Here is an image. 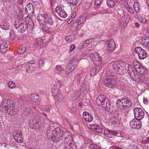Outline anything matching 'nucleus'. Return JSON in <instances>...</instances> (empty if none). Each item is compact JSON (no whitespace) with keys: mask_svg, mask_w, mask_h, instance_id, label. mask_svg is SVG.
Returning <instances> with one entry per match:
<instances>
[{"mask_svg":"<svg viewBox=\"0 0 149 149\" xmlns=\"http://www.w3.org/2000/svg\"><path fill=\"white\" fill-rule=\"evenodd\" d=\"M113 69L118 74L124 75L128 73L132 79H135V70H136L139 68L141 65L137 60H134L132 62V65L129 64L127 66V70L126 71V64L122 61H116L112 63Z\"/></svg>","mask_w":149,"mask_h":149,"instance_id":"obj_1","label":"nucleus"},{"mask_svg":"<svg viewBox=\"0 0 149 149\" xmlns=\"http://www.w3.org/2000/svg\"><path fill=\"white\" fill-rule=\"evenodd\" d=\"M47 136L49 140L56 142L62 140L64 136L63 130L58 127L54 129L53 131L49 130L48 128Z\"/></svg>","mask_w":149,"mask_h":149,"instance_id":"obj_2","label":"nucleus"},{"mask_svg":"<svg viewBox=\"0 0 149 149\" xmlns=\"http://www.w3.org/2000/svg\"><path fill=\"white\" fill-rule=\"evenodd\" d=\"M1 105L3 108H4L6 112L12 116L17 114L18 112L17 110L15 108V103L11 100H3L0 106L1 107Z\"/></svg>","mask_w":149,"mask_h":149,"instance_id":"obj_3","label":"nucleus"},{"mask_svg":"<svg viewBox=\"0 0 149 149\" xmlns=\"http://www.w3.org/2000/svg\"><path fill=\"white\" fill-rule=\"evenodd\" d=\"M96 102L99 106H102L107 110H109L111 108V104L105 95H99L96 100Z\"/></svg>","mask_w":149,"mask_h":149,"instance_id":"obj_4","label":"nucleus"},{"mask_svg":"<svg viewBox=\"0 0 149 149\" xmlns=\"http://www.w3.org/2000/svg\"><path fill=\"white\" fill-rule=\"evenodd\" d=\"M102 60L99 54L97 52H94V70H95L94 72H95V74L102 69Z\"/></svg>","mask_w":149,"mask_h":149,"instance_id":"obj_5","label":"nucleus"},{"mask_svg":"<svg viewBox=\"0 0 149 149\" xmlns=\"http://www.w3.org/2000/svg\"><path fill=\"white\" fill-rule=\"evenodd\" d=\"M116 104L119 109H129L131 106L132 102L129 99H121L117 100Z\"/></svg>","mask_w":149,"mask_h":149,"instance_id":"obj_6","label":"nucleus"},{"mask_svg":"<svg viewBox=\"0 0 149 149\" xmlns=\"http://www.w3.org/2000/svg\"><path fill=\"white\" fill-rule=\"evenodd\" d=\"M37 18L39 22H42L44 21L45 23H48L50 25L54 24V22L51 15L50 14L46 13H39L38 15Z\"/></svg>","mask_w":149,"mask_h":149,"instance_id":"obj_7","label":"nucleus"},{"mask_svg":"<svg viewBox=\"0 0 149 149\" xmlns=\"http://www.w3.org/2000/svg\"><path fill=\"white\" fill-rule=\"evenodd\" d=\"M14 25L16 29L19 32L23 33L27 29V24L23 22L15 21Z\"/></svg>","mask_w":149,"mask_h":149,"instance_id":"obj_8","label":"nucleus"},{"mask_svg":"<svg viewBox=\"0 0 149 149\" xmlns=\"http://www.w3.org/2000/svg\"><path fill=\"white\" fill-rule=\"evenodd\" d=\"M104 84L109 87L113 88L115 87L116 86V79L115 77L112 75H109L106 80H104Z\"/></svg>","mask_w":149,"mask_h":149,"instance_id":"obj_9","label":"nucleus"},{"mask_svg":"<svg viewBox=\"0 0 149 149\" xmlns=\"http://www.w3.org/2000/svg\"><path fill=\"white\" fill-rule=\"evenodd\" d=\"M104 84L109 87L113 88L115 87L116 86V79L115 77L112 75H109L106 80H104Z\"/></svg>","mask_w":149,"mask_h":149,"instance_id":"obj_10","label":"nucleus"},{"mask_svg":"<svg viewBox=\"0 0 149 149\" xmlns=\"http://www.w3.org/2000/svg\"><path fill=\"white\" fill-rule=\"evenodd\" d=\"M134 115L135 118L140 120L144 117V112L139 107H136L134 109Z\"/></svg>","mask_w":149,"mask_h":149,"instance_id":"obj_11","label":"nucleus"},{"mask_svg":"<svg viewBox=\"0 0 149 149\" xmlns=\"http://www.w3.org/2000/svg\"><path fill=\"white\" fill-rule=\"evenodd\" d=\"M134 51L138 54L139 58L141 59H143L147 56L146 52L141 47H136Z\"/></svg>","mask_w":149,"mask_h":149,"instance_id":"obj_12","label":"nucleus"},{"mask_svg":"<svg viewBox=\"0 0 149 149\" xmlns=\"http://www.w3.org/2000/svg\"><path fill=\"white\" fill-rule=\"evenodd\" d=\"M104 135L109 138H111L113 136L118 137L122 136L121 133L118 131H111L108 129L104 130Z\"/></svg>","mask_w":149,"mask_h":149,"instance_id":"obj_13","label":"nucleus"},{"mask_svg":"<svg viewBox=\"0 0 149 149\" xmlns=\"http://www.w3.org/2000/svg\"><path fill=\"white\" fill-rule=\"evenodd\" d=\"M55 11L62 18H65L68 14L65 10L64 7L59 6H56L55 8Z\"/></svg>","mask_w":149,"mask_h":149,"instance_id":"obj_14","label":"nucleus"},{"mask_svg":"<svg viewBox=\"0 0 149 149\" xmlns=\"http://www.w3.org/2000/svg\"><path fill=\"white\" fill-rule=\"evenodd\" d=\"M130 126L132 128L139 129L141 126V123L140 120L134 119L130 122Z\"/></svg>","mask_w":149,"mask_h":149,"instance_id":"obj_15","label":"nucleus"},{"mask_svg":"<svg viewBox=\"0 0 149 149\" xmlns=\"http://www.w3.org/2000/svg\"><path fill=\"white\" fill-rule=\"evenodd\" d=\"M26 97L28 98L27 100H31L33 102H38L40 100L39 95L36 93L27 95Z\"/></svg>","mask_w":149,"mask_h":149,"instance_id":"obj_16","label":"nucleus"},{"mask_svg":"<svg viewBox=\"0 0 149 149\" xmlns=\"http://www.w3.org/2000/svg\"><path fill=\"white\" fill-rule=\"evenodd\" d=\"M36 109L35 107L31 108L26 107L23 109V113L25 116H30L31 114L36 111Z\"/></svg>","mask_w":149,"mask_h":149,"instance_id":"obj_17","label":"nucleus"},{"mask_svg":"<svg viewBox=\"0 0 149 149\" xmlns=\"http://www.w3.org/2000/svg\"><path fill=\"white\" fill-rule=\"evenodd\" d=\"M116 47V44L113 39H110L108 41L107 49L109 52H111L114 51Z\"/></svg>","mask_w":149,"mask_h":149,"instance_id":"obj_18","label":"nucleus"},{"mask_svg":"<svg viewBox=\"0 0 149 149\" xmlns=\"http://www.w3.org/2000/svg\"><path fill=\"white\" fill-rule=\"evenodd\" d=\"M73 141V139L72 136L70 134H68L65 138L64 143L65 145V147L66 149L68 146H69L71 145Z\"/></svg>","mask_w":149,"mask_h":149,"instance_id":"obj_19","label":"nucleus"},{"mask_svg":"<svg viewBox=\"0 0 149 149\" xmlns=\"http://www.w3.org/2000/svg\"><path fill=\"white\" fill-rule=\"evenodd\" d=\"M40 24L39 27L44 32L47 33H50L52 31V29L48 27L46 24H43L42 22H39Z\"/></svg>","mask_w":149,"mask_h":149,"instance_id":"obj_20","label":"nucleus"},{"mask_svg":"<svg viewBox=\"0 0 149 149\" xmlns=\"http://www.w3.org/2000/svg\"><path fill=\"white\" fill-rule=\"evenodd\" d=\"M83 118L87 122H91L93 119V117L92 115L89 114L86 111L84 112L83 114Z\"/></svg>","mask_w":149,"mask_h":149,"instance_id":"obj_21","label":"nucleus"},{"mask_svg":"<svg viewBox=\"0 0 149 149\" xmlns=\"http://www.w3.org/2000/svg\"><path fill=\"white\" fill-rule=\"evenodd\" d=\"M13 137L16 142L18 143H22L23 139L21 133L18 132L14 133Z\"/></svg>","mask_w":149,"mask_h":149,"instance_id":"obj_22","label":"nucleus"},{"mask_svg":"<svg viewBox=\"0 0 149 149\" xmlns=\"http://www.w3.org/2000/svg\"><path fill=\"white\" fill-rule=\"evenodd\" d=\"M127 142L129 144L127 147V149H139V148L136 145L135 142L130 139H127Z\"/></svg>","mask_w":149,"mask_h":149,"instance_id":"obj_23","label":"nucleus"},{"mask_svg":"<svg viewBox=\"0 0 149 149\" xmlns=\"http://www.w3.org/2000/svg\"><path fill=\"white\" fill-rule=\"evenodd\" d=\"M93 41V38H90L84 41L79 45V46L81 48H83L86 47L90 43H91Z\"/></svg>","mask_w":149,"mask_h":149,"instance_id":"obj_24","label":"nucleus"},{"mask_svg":"<svg viewBox=\"0 0 149 149\" xmlns=\"http://www.w3.org/2000/svg\"><path fill=\"white\" fill-rule=\"evenodd\" d=\"M110 120L111 125L114 127H118L120 126V121L117 118L114 117Z\"/></svg>","mask_w":149,"mask_h":149,"instance_id":"obj_25","label":"nucleus"},{"mask_svg":"<svg viewBox=\"0 0 149 149\" xmlns=\"http://www.w3.org/2000/svg\"><path fill=\"white\" fill-rule=\"evenodd\" d=\"M25 10L28 14H33L34 11L33 5L31 3H29L26 6Z\"/></svg>","mask_w":149,"mask_h":149,"instance_id":"obj_26","label":"nucleus"},{"mask_svg":"<svg viewBox=\"0 0 149 149\" xmlns=\"http://www.w3.org/2000/svg\"><path fill=\"white\" fill-rule=\"evenodd\" d=\"M141 42L144 47L149 50V37H144L142 39Z\"/></svg>","mask_w":149,"mask_h":149,"instance_id":"obj_27","label":"nucleus"},{"mask_svg":"<svg viewBox=\"0 0 149 149\" xmlns=\"http://www.w3.org/2000/svg\"><path fill=\"white\" fill-rule=\"evenodd\" d=\"M9 49L8 45L5 42H3L1 44L0 51L2 53L6 52Z\"/></svg>","mask_w":149,"mask_h":149,"instance_id":"obj_28","label":"nucleus"},{"mask_svg":"<svg viewBox=\"0 0 149 149\" xmlns=\"http://www.w3.org/2000/svg\"><path fill=\"white\" fill-rule=\"evenodd\" d=\"M140 74L143 75H145L147 74L148 71L142 65H140L139 68L136 70Z\"/></svg>","mask_w":149,"mask_h":149,"instance_id":"obj_29","label":"nucleus"},{"mask_svg":"<svg viewBox=\"0 0 149 149\" xmlns=\"http://www.w3.org/2000/svg\"><path fill=\"white\" fill-rule=\"evenodd\" d=\"M129 21V19L125 16L122 17L120 20L121 24L123 26H125Z\"/></svg>","mask_w":149,"mask_h":149,"instance_id":"obj_30","label":"nucleus"},{"mask_svg":"<svg viewBox=\"0 0 149 149\" xmlns=\"http://www.w3.org/2000/svg\"><path fill=\"white\" fill-rule=\"evenodd\" d=\"M64 70V68L61 65H57L55 67V72L58 74H60Z\"/></svg>","mask_w":149,"mask_h":149,"instance_id":"obj_31","label":"nucleus"},{"mask_svg":"<svg viewBox=\"0 0 149 149\" xmlns=\"http://www.w3.org/2000/svg\"><path fill=\"white\" fill-rule=\"evenodd\" d=\"M103 131L102 128L99 125H94V132L98 133H101Z\"/></svg>","mask_w":149,"mask_h":149,"instance_id":"obj_32","label":"nucleus"},{"mask_svg":"<svg viewBox=\"0 0 149 149\" xmlns=\"http://www.w3.org/2000/svg\"><path fill=\"white\" fill-rule=\"evenodd\" d=\"M141 145L142 147L144 148L145 146H148L147 144H149V137H147L146 138L144 139L141 142Z\"/></svg>","mask_w":149,"mask_h":149,"instance_id":"obj_33","label":"nucleus"},{"mask_svg":"<svg viewBox=\"0 0 149 149\" xmlns=\"http://www.w3.org/2000/svg\"><path fill=\"white\" fill-rule=\"evenodd\" d=\"M79 62L78 60L76 58L72 59L70 62V64L72 67H76L77 65Z\"/></svg>","mask_w":149,"mask_h":149,"instance_id":"obj_34","label":"nucleus"},{"mask_svg":"<svg viewBox=\"0 0 149 149\" xmlns=\"http://www.w3.org/2000/svg\"><path fill=\"white\" fill-rule=\"evenodd\" d=\"M1 28L4 30H8L9 29V26L6 22H2L0 24Z\"/></svg>","mask_w":149,"mask_h":149,"instance_id":"obj_35","label":"nucleus"},{"mask_svg":"<svg viewBox=\"0 0 149 149\" xmlns=\"http://www.w3.org/2000/svg\"><path fill=\"white\" fill-rule=\"evenodd\" d=\"M86 20V17L84 15H81L79 18L78 21L77 22L80 25L84 23Z\"/></svg>","mask_w":149,"mask_h":149,"instance_id":"obj_36","label":"nucleus"},{"mask_svg":"<svg viewBox=\"0 0 149 149\" xmlns=\"http://www.w3.org/2000/svg\"><path fill=\"white\" fill-rule=\"evenodd\" d=\"M138 18L139 20L142 23H146L147 21L146 19L142 15L139 14L138 15Z\"/></svg>","mask_w":149,"mask_h":149,"instance_id":"obj_37","label":"nucleus"},{"mask_svg":"<svg viewBox=\"0 0 149 149\" xmlns=\"http://www.w3.org/2000/svg\"><path fill=\"white\" fill-rule=\"evenodd\" d=\"M59 90V87L57 88L55 86H54L52 91V95L54 96H56L58 93Z\"/></svg>","mask_w":149,"mask_h":149,"instance_id":"obj_38","label":"nucleus"},{"mask_svg":"<svg viewBox=\"0 0 149 149\" xmlns=\"http://www.w3.org/2000/svg\"><path fill=\"white\" fill-rule=\"evenodd\" d=\"M42 42L43 41L42 38H38L35 41L34 44V45L39 46L41 45L42 44Z\"/></svg>","mask_w":149,"mask_h":149,"instance_id":"obj_39","label":"nucleus"},{"mask_svg":"<svg viewBox=\"0 0 149 149\" xmlns=\"http://www.w3.org/2000/svg\"><path fill=\"white\" fill-rule=\"evenodd\" d=\"M107 5L111 7H113L115 4V2L112 0H107Z\"/></svg>","mask_w":149,"mask_h":149,"instance_id":"obj_40","label":"nucleus"},{"mask_svg":"<svg viewBox=\"0 0 149 149\" xmlns=\"http://www.w3.org/2000/svg\"><path fill=\"white\" fill-rule=\"evenodd\" d=\"M79 24L77 22H74L72 25L71 27L73 29V31H76L77 29V27Z\"/></svg>","mask_w":149,"mask_h":149,"instance_id":"obj_41","label":"nucleus"},{"mask_svg":"<svg viewBox=\"0 0 149 149\" xmlns=\"http://www.w3.org/2000/svg\"><path fill=\"white\" fill-rule=\"evenodd\" d=\"M26 48L25 47H23L19 48L17 50V52L19 54H24L25 52Z\"/></svg>","mask_w":149,"mask_h":149,"instance_id":"obj_42","label":"nucleus"},{"mask_svg":"<svg viewBox=\"0 0 149 149\" xmlns=\"http://www.w3.org/2000/svg\"><path fill=\"white\" fill-rule=\"evenodd\" d=\"M101 0H96L95 1L94 8L96 9L99 7L101 4Z\"/></svg>","mask_w":149,"mask_h":149,"instance_id":"obj_43","label":"nucleus"},{"mask_svg":"<svg viewBox=\"0 0 149 149\" xmlns=\"http://www.w3.org/2000/svg\"><path fill=\"white\" fill-rule=\"evenodd\" d=\"M27 25V28L31 30H32L34 27L33 23L32 21L29 22Z\"/></svg>","mask_w":149,"mask_h":149,"instance_id":"obj_44","label":"nucleus"},{"mask_svg":"<svg viewBox=\"0 0 149 149\" xmlns=\"http://www.w3.org/2000/svg\"><path fill=\"white\" fill-rule=\"evenodd\" d=\"M8 86L10 88H12L15 87L16 84L14 82L10 81L8 83Z\"/></svg>","mask_w":149,"mask_h":149,"instance_id":"obj_45","label":"nucleus"},{"mask_svg":"<svg viewBox=\"0 0 149 149\" xmlns=\"http://www.w3.org/2000/svg\"><path fill=\"white\" fill-rule=\"evenodd\" d=\"M127 6L125 7V8L130 13L132 14L134 13V10L129 5H127Z\"/></svg>","mask_w":149,"mask_h":149,"instance_id":"obj_46","label":"nucleus"},{"mask_svg":"<svg viewBox=\"0 0 149 149\" xmlns=\"http://www.w3.org/2000/svg\"><path fill=\"white\" fill-rule=\"evenodd\" d=\"M34 70V68L33 66H30L29 67H27L26 69V72L27 73H31Z\"/></svg>","mask_w":149,"mask_h":149,"instance_id":"obj_47","label":"nucleus"},{"mask_svg":"<svg viewBox=\"0 0 149 149\" xmlns=\"http://www.w3.org/2000/svg\"><path fill=\"white\" fill-rule=\"evenodd\" d=\"M92 3L91 2H86L84 4V6L85 9L89 8L91 6Z\"/></svg>","mask_w":149,"mask_h":149,"instance_id":"obj_48","label":"nucleus"},{"mask_svg":"<svg viewBox=\"0 0 149 149\" xmlns=\"http://www.w3.org/2000/svg\"><path fill=\"white\" fill-rule=\"evenodd\" d=\"M30 127L32 129H36V127L37 126H36L35 125V120H33V121L32 122V123H31V122H30Z\"/></svg>","mask_w":149,"mask_h":149,"instance_id":"obj_49","label":"nucleus"},{"mask_svg":"<svg viewBox=\"0 0 149 149\" xmlns=\"http://www.w3.org/2000/svg\"><path fill=\"white\" fill-rule=\"evenodd\" d=\"M89 86L88 85L83 84L82 85V87L81 88V91H87L88 88Z\"/></svg>","mask_w":149,"mask_h":149,"instance_id":"obj_50","label":"nucleus"},{"mask_svg":"<svg viewBox=\"0 0 149 149\" xmlns=\"http://www.w3.org/2000/svg\"><path fill=\"white\" fill-rule=\"evenodd\" d=\"M79 0H69V2L72 5H76L78 2Z\"/></svg>","mask_w":149,"mask_h":149,"instance_id":"obj_51","label":"nucleus"},{"mask_svg":"<svg viewBox=\"0 0 149 149\" xmlns=\"http://www.w3.org/2000/svg\"><path fill=\"white\" fill-rule=\"evenodd\" d=\"M71 69V68L69 65H68L66 66L65 68V73L67 74H68L69 73V71H70Z\"/></svg>","mask_w":149,"mask_h":149,"instance_id":"obj_52","label":"nucleus"},{"mask_svg":"<svg viewBox=\"0 0 149 149\" xmlns=\"http://www.w3.org/2000/svg\"><path fill=\"white\" fill-rule=\"evenodd\" d=\"M65 40L69 42H71L73 40L72 39L70 36H68L65 39Z\"/></svg>","mask_w":149,"mask_h":149,"instance_id":"obj_53","label":"nucleus"},{"mask_svg":"<svg viewBox=\"0 0 149 149\" xmlns=\"http://www.w3.org/2000/svg\"><path fill=\"white\" fill-rule=\"evenodd\" d=\"M57 96L55 98H57V99L59 101L61 100L63 98V97L62 94L59 93L58 94Z\"/></svg>","mask_w":149,"mask_h":149,"instance_id":"obj_54","label":"nucleus"},{"mask_svg":"<svg viewBox=\"0 0 149 149\" xmlns=\"http://www.w3.org/2000/svg\"><path fill=\"white\" fill-rule=\"evenodd\" d=\"M44 64V61L42 59H40L39 61L38 65L39 67H41L43 66V65Z\"/></svg>","mask_w":149,"mask_h":149,"instance_id":"obj_55","label":"nucleus"},{"mask_svg":"<svg viewBox=\"0 0 149 149\" xmlns=\"http://www.w3.org/2000/svg\"><path fill=\"white\" fill-rule=\"evenodd\" d=\"M135 11L137 13H139L140 12V9L139 7H134L133 8Z\"/></svg>","mask_w":149,"mask_h":149,"instance_id":"obj_56","label":"nucleus"},{"mask_svg":"<svg viewBox=\"0 0 149 149\" xmlns=\"http://www.w3.org/2000/svg\"><path fill=\"white\" fill-rule=\"evenodd\" d=\"M74 95H75L74 97H78L80 95V92L78 91H76L74 93Z\"/></svg>","mask_w":149,"mask_h":149,"instance_id":"obj_57","label":"nucleus"},{"mask_svg":"<svg viewBox=\"0 0 149 149\" xmlns=\"http://www.w3.org/2000/svg\"><path fill=\"white\" fill-rule=\"evenodd\" d=\"M75 47L74 45H72L70 47V50L71 52H72L75 49Z\"/></svg>","mask_w":149,"mask_h":149,"instance_id":"obj_58","label":"nucleus"},{"mask_svg":"<svg viewBox=\"0 0 149 149\" xmlns=\"http://www.w3.org/2000/svg\"><path fill=\"white\" fill-rule=\"evenodd\" d=\"M94 149H102L99 146L96 144H94Z\"/></svg>","mask_w":149,"mask_h":149,"instance_id":"obj_59","label":"nucleus"},{"mask_svg":"<svg viewBox=\"0 0 149 149\" xmlns=\"http://www.w3.org/2000/svg\"><path fill=\"white\" fill-rule=\"evenodd\" d=\"M15 35L14 34L13 35L12 34V35H10V39L11 40H13L15 39Z\"/></svg>","mask_w":149,"mask_h":149,"instance_id":"obj_60","label":"nucleus"},{"mask_svg":"<svg viewBox=\"0 0 149 149\" xmlns=\"http://www.w3.org/2000/svg\"><path fill=\"white\" fill-rule=\"evenodd\" d=\"M65 83V81H61L59 82V84L60 86L59 87L63 85Z\"/></svg>","mask_w":149,"mask_h":149,"instance_id":"obj_61","label":"nucleus"},{"mask_svg":"<svg viewBox=\"0 0 149 149\" xmlns=\"http://www.w3.org/2000/svg\"><path fill=\"white\" fill-rule=\"evenodd\" d=\"M124 7H126V6H126V5L127 6V5H129L128 4V1L127 0H125L124 1Z\"/></svg>","mask_w":149,"mask_h":149,"instance_id":"obj_62","label":"nucleus"},{"mask_svg":"<svg viewBox=\"0 0 149 149\" xmlns=\"http://www.w3.org/2000/svg\"><path fill=\"white\" fill-rule=\"evenodd\" d=\"M142 81L146 83H148V80L147 78L145 77L143 79Z\"/></svg>","mask_w":149,"mask_h":149,"instance_id":"obj_63","label":"nucleus"},{"mask_svg":"<svg viewBox=\"0 0 149 149\" xmlns=\"http://www.w3.org/2000/svg\"><path fill=\"white\" fill-rule=\"evenodd\" d=\"M139 7V4L138 2H135L133 5V8L134 7Z\"/></svg>","mask_w":149,"mask_h":149,"instance_id":"obj_64","label":"nucleus"}]
</instances>
